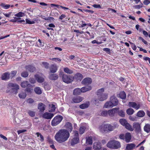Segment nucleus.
Wrapping results in <instances>:
<instances>
[{
  "mask_svg": "<svg viewBox=\"0 0 150 150\" xmlns=\"http://www.w3.org/2000/svg\"><path fill=\"white\" fill-rule=\"evenodd\" d=\"M70 136L69 133L65 129H61L54 136L55 140L58 143H61L67 141Z\"/></svg>",
  "mask_w": 150,
  "mask_h": 150,
  "instance_id": "nucleus-1",
  "label": "nucleus"
},
{
  "mask_svg": "<svg viewBox=\"0 0 150 150\" xmlns=\"http://www.w3.org/2000/svg\"><path fill=\"white\" fill-rule=\"evenodd\" d=\"M118 127L117 124H115L113 125H112L108 123L103 124L99 127V129L102 133H108L113 131L114 129Z\"/></svg>",
  "mask_w": 150,
  "mask_h": 150,
  "instance_id": "nucleus-2",
  "label": "nucleus"
},
{
  "mask_svg": "<svg viewBox=\"0 0 150 150\" xmlns=\"http://www.w3.org/2000/svg\"><path fill=\"white\" fill-rule=\"evenodd\" d=\"M107 147L110 149H117L121 147L120 143L119 141L112 140L109 141L107 143Z\"/></svg>",
  "mask_w": 150,
  "mask_h": 150,
  "instance_id": "nucleus-3",
  "label": "nucleus"
},
{
  "mask_svg": "<svg viewBox=\"0 0 150 150\" xmlns=\"http://www.w3.org/2000/svg\"><path fill=\"white\" fill-rule=\"evenodd\" d=\"M104 89L102 88L98 90L97 95L98 99L100 101H103L106 100L108 97V94L106 93H104Z\"/></svg>",
  "mask_w": 150,
  "mask_h": 150,
  "instance_id": "nucleus-4",
  "label": "nucleus"
},
{
  "mask_svg": "<svg viewBox=\"0 0 150 150\" xmlns=\"http://www.w3.org/2000/svg\"><path fill=\"white\" fill-rule=\"evenodd\" d=\"M119 122L122 125L125 126L127 129L131 131L134 130V129H133L132 126L129 123H128L125 119H121L119 120Z\"/></svg>",
  "mask_w": 150,
  "mask_h": 150,
  "instance_id": "nucleus-5",
  "label": "nucleus"
},
{
  "mask_svg": "<svg viewBox=\"0 0 150 150\" xmlns=\"http://www.w3.org/2000/svg\"><path fill=\"white\" fill-rule=\"evenodd\" d=\"M63 119L62 116L58 115L55 117L52 120L51 125L53 126H55L59 124Z\"/></svg>",
  "mask_w": 150,
  "mask_h": 150,
  "instance_id": "nucleus-6",
  "label": "nucleus"
},
{
  "mask_svg": "<svg viewBox=\"0 0 150 150\" xmlns=\"http://www.w3.org/2000/svg\"><path fill=\"white\" fill-rule=\"evenodd\" d=\"M74 132V137L71 140V143L72 146H73L77 144L79 142V141L78 132L77 131H75Z\"/></svg>",
  "mask_w": 150,
  "mask_h": 150,
  "instance_id": "nucleus-7",
  "label": "nucleus"
},
{
  "mask_svg": "<svg viewBox=\"0 0 150 150\" xmlns=\"http://www.w3.org/2000/svg\"><path fill=\"white\" fill-rule=\"evenodd\" d=\"M62 79L64 82L67 83H70L73 81L72 77L65 74L62 75Z\"/></svg>",
  "mask_w": 150,
  "mask_h": 150,
  "instance_id": "nucleus-8",
  "label": "nucleus"
},
{
  "mask_svg": "<svg viewBox=\"0 0 150 150\" xmlns=\"http://www.w3.org/2000/svg\"><path fill=\"white\" fill-rule=\"evenodd\" d=\"M141 124L138 122H135L133 123V127L135 131L138 133L139 132L141 131Z\"/></svg>",
  "mask_w": 150,
  "mask_h": 150,
  "instance_id": "nucleus-9",
  "label": "nucleus"
},
{
  "mask_svg": "<svg viewBox=\"0 0 150 150\" xmlns=\"http://www.w3.org/2000/svg\"><path fill=\"white\" fill-rule=\"evenodd\" d=\"M54 114L53 113H50L48 112L44 113L42 115V117L46 119H51L54 116Z\"/></svg>",
  "mask_w": 150,
  "mask_h": 150,
  "instance_id": "nucleus-10",
  "label": "nucleus"
},
{
  "mask_svg": "<svg viewBox=\"0 0 150 150\" xmlns=\"http://www.w3.org/2000/svg\"><path fill=\"white\" fill-rule=\"evenodd\" d=\"M83 100L82 97L79 96H76L72 99L71 102L72 103H78L82 101Z\"/></svg>",
  "mask_w": 150,
  "mask_h": 150,
  "instance_id": "nucleus-11",
  "label": "nucleus"
},
{
  "mask_svg": "<svg viewBox=\"0 0 150 150\" xmlns=\"http://www.w3.org/2000/svg\"><path fill=\"white\" fill-rule=\"evenodd\" d=\"M118 109V108H115L108 110V115L110 117L114 116L115 114L117 112Z\"/></svg>",
  "mask_w": 150,
  "mask_h": 150,
  "instance_id": "nucleus-12",
  "label": "nucleus"
},
{
  "mask_svg": "<svg viewBox=\"0 0 150 150\" xmlns=\"http://www.w3.org/2000/svg\"><path fill=\"white\" fill-rule=\"evenodd\" d=\"M46 105L42 103H40L38 104V108L40 112H43L45 109Z\"/></svg>",
  "mask_w": 150,
  "mask_h": 150,
  "instance_id": "nucleus-13",
  "label": "nucleus"
},
{
  "mask_svg": "<svg viewBox=\"0 0 150 150\" xmlns=\"http://www.w3.org/2000/svg\"><path fill=\"white\" fill-rule=\"evenodd\" d=\"M10 74L8 72L4 73L1 76V79L2 80L6 81L10 79Z\"/></svg>",
  "mask_w": 150,
  "mask_h": 150,
  "instance_id": "nucleus-14",
  "label": "nucleus"
},
{
  "mask_svg": "<svg viewBox=\"0 0 150 150\" xmlns=\"http://www.w3.org/2000/svg\"><path fill=\"white\" fill-rule=\"evenodd\" d=\"M128 105L129 107H132L137 110H138L140 107L139 104H137L134 102H129Z\"/></svg>",
  "mask_w": 150,
  "mask_h": 150,
  "instance_id": "nucleus-15",
  "label": "nucleus"
},
{
  "mask_svg": "<svg viewBox=\"0 0 150 150\" xmlns=\"http://www.w3.org/2000/svg\"><path fill=\"white\" fill-rule=\"evenodd\" d=\"M110 100L115 106H117L118 105V101L116 97L114 96L110 97Z\"/></svg>",
  "mask_w": 150,
  "mask_h": 150,
  "instance_id": "nucleus-16",
  "label": "nucleus"
},
{
  "mask_svg": "<svg viewBox=\"0 0 150 150\" xmlns=\"http://www.w3.org/2000/svg\"><path fill=\"white\" fill-rule=\"evenodd\" d=\"M35 77L37 81L39 83H42L44 81V76H41L40 74H36L35 75Z\"/></svg>",
  "mask_w": 150,
  "mask_h": 150,
  "instance_id": "nucleus-17",
  "label": "nucleus"
},
{
  "mask_svg": "<svg viewBox=\"0 0 150 150\" xmlns=\"http://www.w3.org/2000/svg\"><path fill=\"white\" fill-rule=\"evenodd\" d=\"M8 85L9 87L14 88H12V89L16 91L15 92L16 94L17 93V90L19 89V86L16 83H10L8 84Z\"/></svg>",
  "mask_w": 150,
  "mask_h": 150,
  "instance_id": "nucleus-18",
  "label": "nucleus"
},
{
  "mask_svg": "<svg viewBox=\"0 0 150 150\" xmlns=\"http://www.w3.org/2000/svg\"><path fill=\"white\" fill-rule=\"evenodd\" d=\"M82 74L80 73H77L75 75L74 77V80L76 81H80L83 79Z\"/></svg>",
  "mask_w": 150,
  "mask_h": 150,
  "instance_id": "nucleus-19",
  "label": "nucleus"
},
{
  "mask_svg": "<svg viewBox=\"0 0 150 150\" xmlns=\"http://www.w3.org/2000/svg\"><path fill=\"white\" fill-rule=\"evenodd\" d=\"M101 143L97 142H95L93 144V148L95 150H99L101 149Z\"/></svg>",
  "mask_w": 150,
  "mask_h": 150,
  "instance_id": "nucleus-20",
  "label": "nucleus"
},
{
  "mask_svg": "<svg viewBox=\"0 0 150 150\" xmlns=\"http://www.w3.org/2000/svg\"><path fill=\"white\" fill-rule=\"evenodd\" d=\"M92 81L91 79L90 78H86L83 79L82 83V84L85 85H89L90 84Z\"/></svg>",
  "mask_w": 150,
  "mask_h": 150,
  "instance_id": "nucleus-21",
  "label": "nucleus"
},
{
  "mask_svg": "<svg viewBox=\"0 0 150 150\" xmlns=\"http://www.w3.org/2000/svg\"><path fill=\"white\" fill-rule=\"evenodd\" d=\"M21 86L25 88L26 87L28 88H31L32 87V86L29 83L28 81H25L21 83Z\"/></svg>",
  "mask_w": 150,
  "mask_h": 150,
  "instance_id": "nucleus-22",
  "label": "nucleus"
},
{
  "mask_svg": "<svg viewBox=\"0 0 150 150\" xmlns=\"http://www.w3.org/2000/svg\"><path fill=\"white\" fill-rule=\"evenodd\" d=\"M48 77L50 80H55L58 78V75L56 74L50 73Z\"/></svg>",
  "mask_w": 150,
  "mask_h": 150,
  "instance_id": "nucleus-23",
  "label": "nucleus"
},
{
  "mask_svg": "<svg viewBox=\"0 0 150 150\" xmlns=\"http://www.w3.org/2000/svg\"><path fill=\"white\" fill-rule=\"evenodd\" d=\"M50 69L51 73H54L57 71V68L56 65L52 64L50 66Z\"/></svg>",
  "mask_w": 150,
  "mask_h": 150,
  "instance_id": "nucleus-24",
  "label": "nucleus"
},
{
  "mask_svg": "<svg viewBox=\"0 0 150 150\" xmlns=\"http://www.w3.org/2000/svg\"><path fill=\"white\" fill-rule=\"evenodd\" d=\"M114 106H114L112 102L110 100V101H107L105 103L104 107L105 108H110Z\"/></svg>",
  "mask_w": 150,
  "mask_h": 150,
  "instance_id": "nucleus-25",
  "label": "nucleus"
},
{
  "mask_svg": "<svg viewBox=\"0 0 150 150\" xmlns=\"http://www.w3.org/2000/svg\"><path fill=\"white\" fill-rule=\"evenodd\" d=\"M114 106H114L112 102L110 100V101H107L105 103L104 107L105 108H110Z\"/></svg>",
  "mask_w": 150,
  "mask_h": 150,
  "instance_id": "nucleus-26",
  "label": "nucleus"
},
{
  "mask_svg": "<svg viewBox=\"0 0 150 150\" xmlns=\"http://www.w3.org/2000/svg\"><path fill=\"white\" fill-rule=\"evenodd\" d=\"M25 69L30 72H33L35 70V68L32 65L25 66Z\"/></svg>",
  "mask_w": 150,
  "mask_h": 150,
  "instance_id": "nucleus-27",
  "label": "nucleus"
},
{
  "mask_svg": "<svg viewBox=\"0 0 150 150\" xmlns=\"http://www.w3.org/2000/svg\"><path fill=\"white\" fill-rule=\"evenodd\" d=\"M135 147V145L133 143L128 144L126 145V149L127 150H132Z\"/></svg>",
  "mask_w": 150,
  "mask_h": 150,
  "instance_id": "nucleus-28",
  "label": "nucleus"
},
{
  "mask_svg": "<svg viewBox=\"0 0 150 150\" xmlns=\"http://www.w3.org/2000/svg\"><path fill=\"white\" fill-rule=\"evenodd\" d=\"M91 89V86H86L83 87L81 88V92L84 93L90 90Z\"/></svg>",
  "mask_w": 150,
  "mask_h": 150,
  "instance_id": "nucleus-29",
  "label": "nucleus"
},
{
  "mask_svg": "<svg viewBox=\"0 0 150 150\" xmlns=\"http://www.w3.org/2000/svg\"><path fill=\"white\" fill-rule=\"evenodd\" d=\"M66 128L68 129V131H70L71 132L72 130L73 127L71 124L69 122H67L66 123L65 125Z\"/></svg>",
  "mask_w": 150,
  "mask_h": 150,
  "instance_id": "nucleus-30",
  "label": "nucleus"
},
{
  "mask_svg": "<svg viewBox=\"0 0 150 150\" xmlns=\"http://www.w3.org/2000/svg\"><path fill=\"white\" fill-rule=\"evenodd\" d=\"M125 141L127 142H129L131 139V135L129 132H127L126 133L125 136Z\"/></svg>",
  "mask_w": 150,
  "mask_h": 150,
  "instance_id": "nucleus-31",
  "label": "nucleus"
},
{
  "mask_svg": "<svg viewBox=\"0 0 150 150\" xmlns=\"http://www.w3.org/2000/svg\"><path fill=\"white\" fill-rule=\"evenodd\" d=\"M81 92V89L76 88L74 90L73 94L74 95H77L80 94Z\"/></svg>",
  "mask_w": 150,
  "mask_h": 150,
  "instance_id": "nucleus-32",
  "label": "nucleus"
},
{
  "mask_svg": "<svg viewBox=\"0 0 150 150\" xmlns=\"http://www.w3.org/2000/svg\"><path fill=\"white\" fill-rule=\"evenodd\" d=\"M144 129L145 132L149 133L150 132V125L149 124H146L144 126Z\"/></svg>",
  "mask_w": 150,
  "mask_h": 150,
  "instance_id": "nucleus-33",
  "label": "nucleus"
},
{
  "mask_svg": "<svg viewBox=\"0 0 150 150\" xmlns=\"http://www.w3.org/2000/svg\"><path fill=\"white\" fill-rule=\"evenodd\" d=\"M34 91L35 93L38 95L42 93V91L40 88L39 87H36L34 88Z\"/></svg>",
  "mask_w": 150,
  "mask_h": 150,
  "instance_id": "nucleus-34",
  "label": "nucleus"
},
{
  "mask_svg": "<svg viewBox=\"0 0 150 150\" xmlns=\"http://www.w3.org/2000/svg\"><path fill=\"white\" fill-rule=\"evenodd\" d=\"M145 115V113L143 110H140L137 113V116L139 117H143Z\"/></svg>",
  "mask_w": 150,
  "mask_h": 150,
  "instance_id": "nucleus-35",
  "label": "nucleus"
},
{
  "mask_svg": "<svg viewBox=\"0 0 150 150\" xmlns=\"http://www.w3.org/2000/svg\"><path fill=\"white\" fill-rule=\"evenodd\" d=\"M89 105V103L82 104L80 105L79 107L82 109H85L88 107Z\"/></svg>",
  "mask_w": 150,
  "mask_h": 150,
  "instance_id": "nucleus-36",
  "label": "nucleus"
},
{
  "mask_svg": "<svg viewBox=\"0 0 150 150\" xmlns=\"http://www.w3.org/2000/svg\"><path fill=\"white\" fill-rule=\"evenodd\" d=\"M49 106L51 109L49 110L50 112H52L55 111V109L56 108V106L54 104H50Z\"/></svg>",
  "mask_w": 150,
  "mask_h": 150,
  "instance_id": "nucleus-37",
  "label": "nucleus"
},
{
  "mask_svg": "<svg viewBox=\"0 0 150 150\" xmlns=\"http://www.w3.org/2000/svg\"><path fill=\"white\" fill-rule=\"evenodd\" d=\"M119 97L122 99H124L126 98V94L124 91L121 92L119 94Z\"/></svg>",
  "mask_w": 150,
  "mask_h": 150,
  "instance_id": "nucleus-38",
  "label": "nucleus"
},
{
  "mask_svg": "<svg viewBox=\"0 0 150 150\" xmlns=\"http://www.w3.org/2000/svg\"><path fill=\"white\" fill-rule=\"evenodd\" d=\"M92 137H90L86 139V143L87 144H91L92 143Z\"/></svg>",
  "mask_w": 150,
  "mask_h": 150,
  "instance_id": "nucleus-39",
  "label": "nucleus"
},
{
  "mask_svg": "<svg viewBox=\"0 0 150 150\" xmlns=\"http://www.w3.org/2000/svg\"><path fill=\"white\" fill-rule=\"evenodd\" d=\"M19 97L21 98H25L26 96V94L25 92H22L18 95Z\"/></svg>",
  "mask_w": 150,
  "mask_h": 150,
  "instance_id": "nucleus-40",
  "label": "nucleus"
},
{
  "mask_svg": "<svg viewBox=\"0 0 150 150\" xmlns=\"http://www.w3.org/2000/svg\"><path fill=\"white\" fill-rule=\"evenodd\" d=\"M86 127L84 126H81V127L79 129V133L80 134H83L85 130Z\"/></svg>",
  "mask_w": 150,
  "mask_h": 150,
  "instance_id": "nucleus-41",
  "label": "nucleus"
},
{
  "mask_svg": "<svg viewBox=\"0 0 150 150\" xmlns=\"http://www.w3.org/2000/svg\"><path fill=\"white\" fill-rule=\"evenodd\" d=\"M28 113L31 117H34L35 115V112L32 110H28Z\"/></svg>",
  "mask_w": 150,
  "mask_h": 150,
  "instance_id": "nucleus-42",
  "label": "nucleus"
},
{
  "mask_svg": "<svg viewBox=\"0 0 150 150\" xmlns=\"http://www.w3.org/2000/svg\"><path fill=\"white\" fill-rule=\"evenodd\" d=\"M127 113L129 115H131L134 112V110L132 108H128L126 111Z\"/></svg>",
  "mask_w": 150,
  "mask_h": 150,
  "instance_id": "nucleus-43",
  "label": "nucleus"
},
{
  "mask_svg": "<svg viewBox=\"0 0 150 150\" xmlns=\"http://www.w3.org/2000/svg\"><path fill=\"white\" fill-rule=\"evenodd\" d=\"M15 16L17 17H22L25 16V13L21 12H19L18 13L15 14Z\"/></svg>",
  "mask_w": 150,
  "mask_h": 150,
  "instance_id": "nucleus-44",
  "label": "nucleus"
},
{
  "mask_svg": "<svg viewBox=\"0 0 150 150\" xmlns=\"http://www.w3.org/2000/svg\"><path fill=\"white\" fill-rule=\"evenodd\" d=\"M64 70L65 73L67 74H71L73 73V71L67 67L64 68Z\"/></svg>",
  "mask_w": 150,
  "mask_h": 150,
  "instance_id": "nucleus-45",
  "label": "nucleus"
},
{
  "mask_svg": "<svg viewBox=\"0 0 150 150\" xmlns=\"http://www.w3.org/2000/svg\"><path fill=\"white\" fill-rule=\"evenodd\" d=\"M0 6L5 9L8 8L10 6V5L9 4H5L3 3H2L0 4Z\"/></svg>",
  "mask_w": 150,
  "mask_h": 150,
  "instance_id": "nucleus-46",
  "label": "nucleus"
},
{
  "mask_svg": "<svg viewBox=\"0 0 150 150\" xmlns=\"http://www.w3.org/2000/svg\"><path fill=\"white\" fill-rule=\"evenodd\" d=\"M17 73V71H12L11 72L10 74V77L11 78H12L13 77L15 76L16 73Z\"/></svg>",
  "mask_w": 150,
  "mask_h": 150,
  "instance_id": "nucleus-47",
  "label": "nucleus"
},
{
  "mask_svg": "<svg viewBox=\"0 0 150 150\" xmlns=\"http://www.w3.org/2000/svg\"><path fill=\"white\" fill-rule=\"evenodd\" d=\"M21 75L23 77H27L28 75V74L27 71H23L21 73Z\"/></svg>",
  "mask_w": 150,
  "mask_h": 150,
  "instance_id": "nucleus-48",
  "label": "nucleus"
},
{
  "mask_svg": "<svg viewBox=\"0 0 150 150\" xmlns=\"http://www.w3.org/2000/svg\"><path fill=\"white\" fill-rule=\"evenodd\" d=\"M101 115L103 116H106L108 115V111H102L101 113Z\"/></svg>",
  "mask_w": 150,
  "mask_h": 150,
  "instance_id": "nucleus-49",
  "label": "nucleus"
},
{
  "mask_svg": "<svg viewBox=\"0 0 150 150\" xmlns=\"http://www.w3.org/2000/svg\"><path fill=\"white\" fill-rule=\"evenodd\" d=\"M36 134L37 135V136L38 137L39 136H40V140L41 141V142H42L44 141V137L39 132H37Z\"/></svg>",
  "mask_w": 150,
  "mask_h": 150,
  "instance_id": "nucleus-50",
  "label": "nucleus"
},
{
  "mask_svg": "<svg viewBox=\"0 0 150 150\" xmlns=\"http://www.w3.org/2000/svg\"><path fill=\"white\" fill-rule=\"evenodd\" d=\"M25 21H26V23L27 24H34L35 23V22L34 21H31L28 19H25Z\"/></svg>",
  "mask_w": 150,
  "mask_h": 150,
  "instance_id": "nucleus-51",
  "label": "nucleus"
},
{
  "mask_svg": "<svg viewBox=\"0 0 150 150\" xmlns=\"http://www.w3.org/2000/svg\"><path fill=\"white\" fill-rule=\"evenodd\" d=\"M118 114L122 117H124L125 115V112L122 110L119 111Z\"/></svg>",
  "mask_w": 150,
  "mask_h": 150,
  "instance_id": "nucleus-52",
  "label": "nucleus"
},
{
  "mask_svg": "<svg viewBox=\"0 0 150 150\" xmlns=\"http://www.w3.org/2000/svg\"><path fill=\"white\" fill-rule=\"evenodd\" d=\"M44 16H41V18L43 19H44L46 21H49L50 20H53L54 19V18L52 17H48L47 18H45Z\"/></svg>",
  "mask_w": 150,
  "mask_h": 150,
  "instance_id": "nucleus-53",
  "label": "nucleus"
},
{
  "mask_svg": "<svg viewBox=\"0 0 150 150\" xmlns=\"http://www.w3.org/2000/svg\"><path fill=\"white\" fill-rule=\"evenodd\" d=\"M42 64L44 65L45 68H48L49 65V64L48 63L45 62H42Z\"/></svg>",
  "mask_w": 150,
  "mask_h": 150,
  "instance_id": "nucleus-54",
  "label": "nucleus"
},
{
  "mask_svg": "<svg viewBox=\"0 0 150 150\" xmlns=\"http://www.w3.org/2000/svg\"><path fill=\"white\" fill-rule=\"evenodd\" d=\"M13 18L14 19H11V21L13 22H18V20L21 19L20 18H17L16 17H14Z\"/></svg>",
  "mask_w": 150,
  "mask_h": 150,
  "instance_id": "nucleus-55",
  "label": "nucleus"
},
{
  "mask_svg": "<svg viewBox=\"0 0 150 150\" xmlns=\"http://www.w3.org/2000/svg\"><path fill=\"white\" fill-rule=\"evenodd\" d=\"M34 101L33 99L31 98H29L27 100V102L31 104L34 103Z\"/></svg>",
  "mask_w": 150,
  "mask_h": 150,
  "instance_id": "nucleus-56",
  "label": "nucleus"
},
{
  "mask_svg": "<svg viewBox=\"0 0 150 150\" xmlns=\"http://www.w3.org/2000/svg\"><path fill=\"white\" fill-rule=\"evenodd\" d=\"M29 82L31 83L34 84L36 82V81L34 78H30L29 79Z\"/></svg>",
  "mask_w": 150,
  "mask_h": 150,
  "instance_id": "nucleus-57",
  "label": "nucleus"
},
{
  "mask_svg": "<svg viewBox=\"0 0 150 150\" xmlns=\"http://www.w3.org/2000/svg\"><path fill=\"white\" fill-rule=\"evenodd\" d=\"M33 89L31 88H27L25 89V91L28 93H31L32 92Z\"/></svg>",
  "mask_w": 150,
  "mask_h": 150,
  "instance_id": "nucleus-58",
  "label": "nucleus"
},
{
  "mask_svg": "<svg viewBox=\"0 0 150 150\" xmlns=\"http://www.w3.org/2000/svg\"><path fill=\"white\" fill-rule=\"evenodd\" d=\"M139 39L142 40V42L145 44H147V42L143 38L140 37L139 38Z\"/></svg>",
  "mask_w": 150,
  "mask_h": 150,
  "instance_id": "nucleus-59",
  "label": "nucleus"
},
{
  "mask_svg": "<svg viewBox=\"0 0 150 150\" xmlns=\"http://www.w3.org/2000/svg\"><path fill=\"white\" fill-rule=\"evenodd\" d=\"M143 59L146 61H148L149 64H150V58L148 57H144Z\"/></svg>",
  "mask_w": 150,
  "mask_h": 150,
  "instance_id": "nucleus-60",
  "label": "nucleus"
},
{
  "mask_svg": "<svg viewBox=\"0 0 150 150\" xmlns=\"http://www.w3.org/2000/svg\"><path fill=\"white\" fill-rule=\"evenodd\" d=\"M38 41V45L40 46V47L43 46L44 45V43L42 42L40 39H39Z\"/></svg>",
  "mask_w": 150,
  "mask_h": 150,
  "instance_id": "nucleus-61",
  "label": "nucleus"
},
{
  "mask_svg": "<svg viewBox=\"0 0 150 150\" xmlns=\"http://www.w3.org/2000/svg\"><path fill=\"white\" fill-rule=\"evenodd\" d=\"M143 3L145 5H148L150 3V1L148 0H144Z\"/></svg>",
  "mask_w": 150,
  "mask_h": 150,
  "instance_id": "nucleus-62",
  "label": "nucleus"
},
{
  "mask_svg": "<svg viewBox=\"0 0 150 150\" xmlns=\"http://www.w3.org/2000/svg\"><path fill=\"white\" fill-rule=\"evenodd\" d=\"M26 131V130L25 129H23V130H18L17 131L18 133V134H19L23 132H25Z\"/></svg>",
  "mask_w": 150,
  "mask_h": 150,
  "instance_id": "nucleus-63",
  "label": "nucleus"
},
{
  "mask_svg": "<svg viewBox=\"0 0 150 150\" xmlns=\"http://www.w3.org/2000/svg\"><path fill=\"white\" fill-rule=\"evenodd\" d=\"M142 7V6L141 5H136L134 6V7L135 8L137 9H139L140 8Z\"/></svg>",
  "mask_w": 150,
  "mask_h": 150,
  "instance_id": "nucleus-64",
  "label": "nucleus"
}]
</instances>
